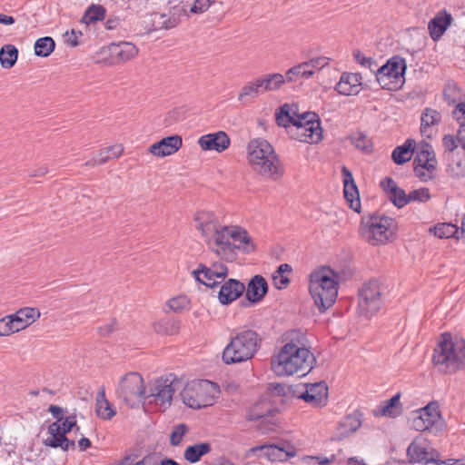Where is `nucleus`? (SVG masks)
<instances>
[{
	"instance_id": "nucleus-1",
	"label": "nucleus",
	"mask_w": 465,
	"mask_h": 465,
	"mask_svg": "<svg viewBox=\"0 0 465 465\" xmlns=\"http://www.w3.org/2000/svg\"><path fill=\"white\" fill-rule=\"evenodd\" d=\"M194 223L195 228L205 238L209 249L225 262H234L238 252L250 254L256 250L246 229L238 225H222L213 213H196Z\"/></svg>"
},
{
	"instance_id": "nucleus-2",
	"label": "nucleus",
	"mask_w": 465,
	"mask_h": 465,
	"mask_svg": "<svg viewBox=\"0 0 465 465\" xmlns=\"http://www.w3.org/2000/svg\"><path fill=\"white\" fill-rule=\"evenodd\" d=\"M315 361L314 355L302 341L292 337L278 354L272 357L271 365L277 376H304L312 371Z\"/></svg>"
},
{
	"instance_id": "nucleus-3",
	"label": "nucleus",
	"mask_w": 465,
	"mask_h": 465,
	"mask_svg": "<svg viewBox=\"0 0 465 465\" xmlns=\"http://www.w3.org/2000/svg\"><path fill=\"white\" fill-rule=\"evenodd\" d=\"M432 364L445 374H452L465 365V339L459 334L443 332L433 350Z\"/></svg>"
},
{
	"instance_id": "nucleus-4",
	"label": "nucleus",
	"mask_w": 465,
	"mask_h": 465,
	"mask_svg": "<svg viewBox=\"0 0 465 465\" xmlns=\"http://www.w3.org/2000/svg\"><path fill=\"white\" fill-rule=\"evenodd\" d=\"M247 161L256 173L277 181L282 177L284 169L280 158L270 143L255 138L247 145Z\"/></svg>"
},
{
	"instance_id": "nucleus-5",
	"label": "nucleus",
	"mask_w": 465,
	"mask_h": 465,
	"mask_svg": "<svg viewBox=\"0 0 465 465\" xmlns=\"http://www.w3.org/2000/svg\"><path fill=\"white\" fill-rule=\"evenodd\" d=\"M340 280V273L328 266H322L311 272L309 292L321 312L335 303Z\"/></svg>"
},
{
	"instance_id": "nucleus-6",
	"label": "nucleus",
	"mask_w": 465,
	"mask_h": 465,
	"mask_svg": "<svg viewBox=\"0 0 465 465\" xmlns=\"http://www.w3.org/2000/svg\"><path fill=\"white\" fill-rule=\"evenodd\" d=\"M262 341L261 335L252 329H243L235 332L223 351V361L229 365L252 359L259 351Z\"/></svg>"
},
{
	"instance_id": "nucleus-7",
	"label": "nucleus",
	"mask_w": 465,
	"mask_h": 465,
	"mask_svg": "<svg viewBox=\"0 0 465 465\" xmlns=\"http://www.w3.org/2000/svg\"><path fill=\"white\" fill-rule=\"evenodd\" d=\"M397 228V223L393 218L372 213L362 216L359 232L364 241L375 246L393 241Z\"/></svg>"
},
{
	"instance_id": "nucleus-8",
	"label": "nucleus",
	"mask_w": 465,
	"mask_h": 465,
	"mask_svg": "<svg viewBox=\"0 0 465 465\" xmlns=\"http://www.w3.org/2000/svg\"><path fill=\"white\" fill-rule=\"evenodd\" d=\"M182 381L173 373H168L151 381L145 393V400L161 411L172 405L174 392L182 387Z\"/></svg>"
},
{
	"instance_id": "nucleus-9",
	"label": "nucleus",
	"mask_w": 465,
	"mask_h": 465,
	"mask_svg": "<svg viewBox=\"0 0 465 465\" xmlns=\"http://www.w3.org/2000/svg\"><path fill=\"white\" fill-rule=\"evenodd\" d=\"M278 126L286 129L292 139L317 143L322 140L320 118H275Z\"/></svg>"
},
{
	"instance_id": "nucleus-10",
	"label": "nucleus",
	"mask_w": 465,
	"mask_h": 465,
	"mask_svg": "<svg viewBox=\"0 0 465 465\" xmlns=\"http://www.w3.org/2000/svg\"><path fill=\"white\" fill-rule=\"evenodd\" d=\"M218 387L207 380L188 382L180 395L183 402L190 408L201 409L213 404Z\"/></svg>"
},
{
	"instance_id": "nucleus-11",
	"label": "nucleus",
	"mask_w": 465,
	"mask_h": 465,
	"mask_svg": "<svg viewBox=\"0 0 465 465\" xmlns=\"http://www.w3.org/2000/svg\"><path fill=\"white\" fill-rule=\"evenodd\" d=\"M406 69L405 59L395 55L390 58L385 64L378 67L375 79L381 88L397 91L404 84Z\"/></svg>"
},
{
	"instance_id": "nucleus-12",
	"label": "nucleus",
	"mask_w": 465,
	"mask_h": 465,
	"mask_svg": "<svg viewBox=\"0 0 465 465\" xmlns=\"http://www.w3.org/2000/svg\"><path fill=\"white\" fill-rule=\"evenodd\" d=\"M115 393L125 404L131 407L139 406L145 401L143 378L138 372H127L120 379Z\"/></svg>"
},
{
	"instance_id": "nucleus-13",
	"label": "nucleus",
	"mask_w": 465,
	"mask_h": 465,
	"mask_svg": "<svg viewBox=\"0 0 465 465\" xmlns=\"http://www.w3.org/2000/svg\"><path fill=\"white\" fill-rule=\"evenodd\" d=\"M414 173L426 182L432 178L437 166V160L432 146L425 142L418 145L417 155L414 159Z\"/></svg>"
},
{
	"instance_id": "nucleus-14",
	"label": "nucleus",
	"mask_w": 465,
	"mask_h": 465,
	"mask_svg": "<svg viewBox=\"0 0 465 465\" xmlns=\"http://www.w3.org/2000/svg\"><path fill=\"white\" fill-rule=\"evenodd\" d=\"M381 288L377 282L365 283L359 292V312L366 318L374 315L381 306Z\"/></svg>"
},
{
	"instance_id": "nucleus-15",
	"label": "nucleus",
	"mask_w": 465,
	"mask_h": 465,
	"mask_svg": "<svg viewBox=\"0 0 465 465\" xmlns=\"http://www.w3.org/2000/svg\"><path fill=\"white\" fill-rule=\"evenodd\" d=\"M194 279L210 288H215L224 282L228 275V268L222 262H214L212 266L201 264L193 271Z\"/></svg>"
},
{
	"instance_id": "nucleus-16",
	"label": "nucleus",
	"mask_w": 465,
	"mask_h": 465,
	"mask_svg": "<svg viewBox=\"0 0 465 465\" xmlns=\"http://www.w3.org/2000/svg\"><path fill=\"white\" fill-rule=\"evenodd\" d=\"M330 58L325 56L314 57L290 68L286 72L287 82H295L299 78H310L316 71L329 64Z\"/></svg>"
},
{
	"instance_id": "nucleus-17",
	"label": "nucleus",
	"mask_w": 465,
	"mask_h": 465,
	"mask_svg": "<svg viewBox=\"0 0 465 465\" xmlns=\"http://www.w3.org/2000/svg\"><path fill=\"white\" fill-rule=\"evenodd\" d=\"M440 421L439 406L436 402H430L419 411L418 415L412 419L411 424L417 431H425L430 430Z\"/></svg>"
},
{
	"instance_id": "nucleus-18",
	"label": "nucleus",
	"mask_w": 465,
	"mask_h": 465,
	"mask_svg": "<svg viewBox=\"0 0 465 465\" xmlns=\"http://www.w3.org/2000/svg\"><path fill=\"white\" fill-rule=\"evenodd\" d=\"M432 450L425 440H414L408 447L407 455L411 462L439 464L440 460L435 458Z\"/></svg>"
},
{
	"instance_id": "nucleus-19",
	"label": "nucleus",
	"mask_w": 465,
	"mask_h": 465,
	"mask_svg": "<svg viewBox=\"0 0 465 465\" xmlns=\"http://www.w3.org/2000/svg\"><path fill=\"white\" fill-rule=\"evenodd\" d=\"M299 397L313 407L325 406L328 401L327 385L323 381L306 384L304 391Z\"/></svg>"
},
{
	"instance_id": "nucleus-20",
	"label": "nucleus",
	"mask_w": 465,
	"mask_h": 465,
	"mask_svg": "<svg viewBox=\"0 0 465 465\" xmlns=\"http://www.w3.org/2000/svg\"><path fill=\"white\" fill-rule=\"evenodd\" d=\"M198 143L203 151L222 153L229 148L231 140L225 132L218 131L201 136Z\"/></svg>"
},
{
	"instance_id": "nucleus-21",
	"label": "nucleus",
	"mask_w": 465,
	"mask_h": 465,
	"mask_svg": "<svg viewBox=\"0 0 465 465\" xmlns=\"http://www.w3.org/2000/svg\"><path fill=\"white\" fill-rule=\"evenodd\" d=\"M341 174L343 177V193L344 198L347 201L349 206L353 211L361 212V200L360 194L355 184L351 172L346 167L341 168Z\"/></svg>"
},
{
	"instance_id": "nucleus-22",
	"label": "nucleus",
	"mask_w": 465,
	"mask_h": 465,
	"mask_svg": "<svg viewBox=\"0 0 465 465\" xmlns=\"http://www.w3.org/2000/svg\"><path fill=\"white\" fill-rule=\"evenodd\" d=\"M48 437L44 440V444L51 448H61L64 451L74 450L75 442L69 440L66 434L60 430L59 421H54L48 426Z\"/></svg>"
},
{
	"instance_id": "nucleus-23",
	"label": "nucleus",
	"mask_w": 465,
	"mask_h": 465,
	"mask_svg": "<svg viewBox=\"0 0 465 465\" xmlns=\"http://www.w3.org/2000/svg\"><path fill=\"white\" fill-rule=\"evenodd\" d=\"M218 292V299L222 304H229L239 298L244 292L245 286L235 279H229L222 282Z\"/></svg>"
},
{
	"instance_id": "nucleus-24",
	"label": "nucleus",
	"mask_w": 465,
	"mask_h": 465,
	"mask_svg": "<svg viewBox=\"0 0 465 465\" xmlns=\"http://www.w3.org/2000/svg\"><path fill=\"white\" fill-rule=\"evenodd\" d=\"M451 21L452 16L450 13L445 10L438 12L428 24L430 38L435 42L439 41L450 25Z\"/></svg>"
},
{
	"instance_id": "nucleus-25",
	"label": "nucleus",
	"mask_w": 465,
	"mask_h": 465,
	"mask_svg": "<svg viewBox=\"0 0 465 465\" xmlns=\"http://www.w3.org/2000/svg\"><path fill=\"white\" fill-rule=\"evenodd\" d=\"M183 141L179 135H172L154 143L149 148V152L156 156L163 157L177 152L182 146Z\"/></svg>"
},
{
	"instance_id": "nucleus-26",
	"label": "nucleus",
	"mask_w": 465,
	"mask_h": 465,
	"mask_svg": "<svg viewBox=\"0 0 465 465\" xmlns=\"http://www.w3.org/2000/svg\"><path fill=\"white\" fill-rule=\"evenodd\" d=\"M251 451L256 453L262 451L263 456L272 461H282L288 458H292L296 455V450L291 447L289 450H285L283 447L278 445H261L251 449Z\"/></svg>"
},
{
	"instance_id": "nucleus-27",
	"label": "nucleus",
	"mask_w": 465,
	"mask_h": 465,
	"mask_svg": "<svg viewBox=\"0 0 465 465\" xmlns=\"http://www.w3.org/2000/svg\"><path fill=\"white\" fill-rule=\"evenodd\" d=\"M362 76L358 73H343L336 84V90L344 95L356 94L361 90Z\"/></svg>"
},
{
	"instance_id": "nucleus-28",
	"label": "nucleus",
	"mask_w": 465,
	"mask_h": 465,
	"mask_svg": "<svg viewBox=\"0 0 465 465\" xmlns=\"http://www.w3.org/2000/svg\"><path fill=\"white\" fill-rule=\"evenodd\" d=\"M381 186L388 193L390 200L395 206L401 208L408 204V194L397 185L393 179L386 177L381 182Z\"/></svg>"
},
{
	"instance_id": "nucleus-29",
	"label": "nucleus",
	"mask_w": 465,
	"mask_h": 465,
	"mask_svg": "<svg viewBox=\"0 0 465 465\" xmlns=\"http://www.w3.org/2000/svg\"><path fill=\"white\" fill-rule=\"evenodd\" d=\"M109 51L112 59L116 64L129 61L138 54L137 47L127 42H122L118 45L113 44L110 45Z\"/></svg>"
},
{
	"instance_id": "nucleus-30",
	"label": "nucleus",
	"mask_w": 465,
	"mask_h": 465,
	"mask_svg": "<svg viewBox=\"0 0 465 465\" xmlns=\"http://www.w3.org/2000/svg\"><path fill=\"white\" fill-rule=\"evenodd\" d=\"M361 426V420L357 414H349L338 423L334 439L341 440L354 433Z\"/></svg>"
},
{
	"instance_id": "nucleus-31",
	"label": "nucleus",
	"mask_w": 465,
	"mask_h": 465,
	"mask_svg": "<svg viewBox=\"0 0 465 465\" xmlns=\"http://www.w3.org/2000/svg\"><path fill=\"white\" fill-rule=\"evenodd\" d=\"M268 284L261 275H255L248 283L246 298L251 302H260L267 293Z\"/></svg>"
},
{
	"instance_id": "nucleus-32",
	"label": "nucleus",
	"mask_w": 465,
	"mask_h": 465,
	"mask_svg": "<svg viewBox=\"0 0 465 465\" xmlns=\"http://www.w3.org/2000/svg\"><path fill=\"white\" fill-rule=\"evenodd\" d=\"M465 215L460 220V231L452 223H440L433 228H430V232H433L439 238H450L453 237L459 240L464 233L465 229Z\"/></svg>"
},
{
	"instance_id": "nucleus-33",
	"label": "nucleus",
	"mask_w": 465,
	"mask_h": 465,
	"mask_svg": "<svg viewBox=\"0 0 465 465\" xmlns=\"http://www.w3.org/2000/svg\"><path fill=\"white\" fill-rule=\"evenodd\" d=\"M40 312L36 308L25 307L18 310L12 317L15 322V329L22 331L34 323L39 317Z\"/></svg>"
},
{
	"instance_id": "nucleus-34",
	"label": "nucleus",
	"mask_w": 465,
	"mask_h": 465,
	"mask_svg": "<svg viewBox=\"0 0 465 465\" xmlns=\"http://www.w3.org/2000/svg\"><path fill=\"white\" fill-rule=\"evenodd\" d=\"M444 99L449 105H455L452 114L457 112L462 114L465 116V102L461 101L460 90L457 87L456 84L449 83L443 92Z\"/></svg>"
},
{
	"instance_id": "nucleus-35",
	"label": "nucleus",
	"mask_w": 465,
	"mask_h": 465,
	"mask_svg": "<svg viewBox=\"0 0 465 465\" xmlns=\"http://www.w3.org/2000/svg\"><path fill=\"white\" fill-rule=\"evenodd\" d=\"M263 94L279 90L287 81L286 74L280 73L265 74L257 77Z\"/></svg>"
},
{
	"instance_id": "nucleus-36",
	"label": "nucleus",
	"mask_w": 465,
	"mask_h": 465,
	"mask_svg": "<svg viewBox=\"0 0 465 465\" xmlns=\"http://www.w3.org/2000/svg\"><path fill=\"white\" fill-rule=\"evenodd\" d=\"M263 92L257 78L247 82L238 94V101L242 104H248L254 101Z\"/></svg>"
},
{
	"instance_id": "nucleus-37",
	"label": "nucleus",
	"mask_w": 465,
	"mask_h": 465,
	"mask_svg": "<svg viewBox=\"0 0 465 465\" xmlns=\"http://www.w3.org/2000/svg\"><path fill=\"white\" fill-rule=\"evenodd\" d=\"M416 142L413 139H407L402 145L397 146L391 154L392 160L397 164L409 162L414 153Z\"/></svg>"
},
{
	"instance_id": "nucleus-38",
	"label": "nucleus",
	"mask_w": 465,
	"mask_h": 465,
	"mask_svg": "<svg viewBox=\"0 0 465 465\" xmlns=\"http://www.w3.org/2000/svg\"><path fill=\"white\" fill-rule=\"evenodd\" d=\"M211 450L212 445L209 442L195 443L185 449L183 458L190 463H196L203 456L211 452Z\"/></svg>"
},
{
	"instance_id": "nucleus-39",
	"label": "nucleus",
	"mask_w": 465,
	"mask_h": 465,
	"mask_svg": "<svg viewBox=\"0 0 465 465\" xmlns=\"http://www.w3.org/2000/svg\"><path fill=\"white\" fill-rule=\"evenodd\" d=\"M274 116H319V114L310 110L302 111L300 108V104L297 102H292L281 105L275 111Z\"/></svg>"
},
{
	"instance_id": "nucleus-40",
	"label": "nucleus",
	"mask_w": 465,
	"mask_h": 465,
	"mask_svg": "<svg viewBox=\"0 0 465 465\" xmlns=\"http://www.w3.org/2000/svg\"><path fill=\"white\" fill-rule=\"evenodd\" d=\"M153 331L162 335H175L180 330V322L171 318H163L155 322Z\"/></svg>"
},
{
	"instance_id": "nucleus-41",
	"label": "nucleus",
	"mask_w": 465,
	"mask_h": 465,
	"mask_svg": "<svg viewBox=\"0 0 465 465\" xmlns=\"http://www.w3.org/2000/svg\"><path fill=\"white\" fill-rule=\"evenodd\" d=\"M96 414L104 420H111L115 415V410L105 398L104 391L98 392L96 397Z\"/></svg>"
},
{
	"instance_id": "nucleus-42",
	"label": "nucleus",
	"mask_w": 465,
	"mask_h": 465,
	"mask_svg": "<svg viewBox=\"0 0 465 465\" xmlns=\"http://www.w3.org/2000/svg\"><path fill=\"white\" fill-rule=\"evenodd\" d=\"M18 58V49L11 44L5 45L0 49V63L5 69L12 68Z\"/></svg>"
},
{
	"instance_id": "nucleus-43",
	"label": "nucleus",
	"mask_w": 465,
	"mask_h": 465,
	"mask_svg": "<svg viewBox=\"0 0 465 465\" xmlns=\"http://www.w3.org/2000/svg\"><path fill=\"white\" fill-rule=\"evenodd\" d=\"M401 394L397 393L390 400L385 401L381 408V414L385 417L396 418L401 415L402 411L401 404L400 403Z\"/></svg>"
},
{
	"instance_id": "nucleus-44",
	"label": "nucleus",
	"mask_w": 465,
	"mask_h": 465,
	"mask_svg": "<svg viewBox=\"0 0 465 465\" xmlns=\"http://www.w3.org/2000/svg\"><path fill=\"white\" fill-rule=\"evenodd\" d=\"M106 9L101 5H92L84 12L82 22L90 25L104 19Z\"/></svg>"
},
{
	"instance_id": "nucleus-45",
	"label": "nucleus",
	"mask_w": 465,
	"mask_h": 465,
	"mask_svg": "<svg viewBox=\"0 0 465 465\" xmlns=\"http://www.w3.org/2000/svg\"><path fill=\"white\" fill-rule=\"evenodd\" d=\"M55 47L54 39L50 36L41 37L35 43V54L37 56H49Z\"/></svg>"
},
{
	"instance_id": "nucleus-46",
	"label": "nucleus",
	"mask_w": 465,
	"mask_h": 465,
	"mask_svg": "<svg viewBox=\"0 0 465 465\" xmlns=\"http://www.w3.org/2000/svg\"><path fill=\"white\" fill-rule=\"evenodd\" d=\"M272 411L273 410L271 405L263 401H261L250 410L248 413V420H257L261 418L271 415Z\"/></svg>"
},
{
	"instance_id": "nucleus-47",
	"label": "nucleus",
	"mask_w": 465,
	"mask_h": 465,
	"mask_svg": "<svg viewBox=\"0 0 465 465\" xmlns=\"http://www.w3.org/2000/svg\"><path fill=\"white\" fill-rule=\"evenodd\" d=\"M352 56L361 66L369 69L375 75L379 64L374 58L366 56L358 49L352 52Z\"/></svg>"
},
{
	"instance_id": "nucleus-48",
	"label": "nucleus",
	"mask_w": 465,
	"mask_h": 465,
	"mask_svg": "<svg viewBox=\"0 0 465 465\" xmlns=\"http://www.w3.org/2000/svg\"><path fill=\"white\" fill-rule=\"evenodd\" d=\"M167 305L174 312H183L190 309V299L185 295H179L169 300Z\"/></svg>"
},
{
	"instance_id": "nucleus-49",
	"label": "nucleus",
	"mask_w": 465,
	"mask_h": 465,
	"mask_svg": "<svg viewBox=\"0 0 465 465\" xmlns=\"http://www.w3.org/2000/svg\"><path fill=\"white\" fill-rule=\"evenodd\" d=\"M440 118H421L420 133L426 138H432L437 133Z\"/></svg>"
},
{
	"instance_id": "nucleus-50",
	"label": "nucleus",
	"mask_w": 465,
	"mask_h": 465,
	"mask_svg": "<svg viewBox=\"0 0 465 465\" xmlns=\"http://www.w3.org/2000/svg\"><path fill=\"white\" fill-rule=\"evenodd\" d=\"M442 143H443V147L445 149V153H448L449 160H450L452 163H455V164L458 167H460V160H455V158H454V151L458 147L457 141L454 138V136L450 135V134L445 135L443 137Z\"/></svg>"
},
{
	"instance_id": "nucleus-51",
	"label": "nucleus",
	"mask_w": 465,
	"mask_h": 465,
	"mask_svg": "<svg viewBox=\"0 0 465 465\" xmlns=\"http://www.w3.org/2000/svg\"><path fill=\"white\" fill-rule=\"evenodd\" d=\"M15 324L12 314L0 319V336H9L17 332L18 330L15 329L16 326Z\"/></svg>"
},
{
	"instance_id": "nucleus-52",
	"label": "nucleus",
	"mask_w": 465,
	"mask_h": 465,
	"mask_svg": "<svg viewBox=\"0 0 465 465\" xmlns=\"http://www.w3.org/2000/svg\"><path fill=\"white\" fill-rule=\"evenodd\" d=\"M430 199V190L422 187L408 193V203L411 202L426 203Z\"/></svg>"
},
{
	"instance_id": "nucleus-53",
	"label": "nucleus",
	"mask_w": 465,
	"mask_h": 465,
	"mask_svg": "<svg viewBox=\"0 0 465 465\" xmlns=\"http://www.w3.org/2000/svg\"><path fill=\"white\" fill-rule=\"evenodd\" d=\"M352 144L361 150H368L371 147L370 139L362 133L357 132L350 136Z\"/></svg>"
},
{
	"instance_id": "nucleus-54",
	"label": "nucleus",
	"mask_w": 465,
	"mask_h": 465,
	"mask_svg": "<svg viewBox=\"0 0 465 465\" xmlns=\"http://www.w3.org/2000/svg\"><path fill=\"white\" fill-rule=\"evenodd\" d=\"M187 431L185 424H179L175 426L171 433L170 441L173 446H177L181 443L183 437Z\"/></svg>"
},
{
	"instance_id": "nucleus-55",
	"label": "nucleus",
	"mask_w": 465,
	"mask_h": 465,
	"mask_svg": "<svg viewBox=\"0 0 465 465\" xmlns=\"http://www.w3.org/2000/svg\"><path fill=\"white\" fill-rule=\"evenodd\" d=\"M215 0H195L191 7V12L193 14H202L208 10Z\"/></svg>"
},
{
	"instance_id": "nucleus-56",
	"label": "nucleus",
	"mask_w": 465,
	"mask_h": 465,
	"mask_svg": "<svg viewBox=\"0 0 465 465\" xmlns=\"http://www.w3.org/2000/svg\"><path fill=\"white\" fill-rule=\"evenodd\" d=\"M57 421H59L60 430L64 434L70 432L72 429L76 425L75 416H68L64 420L58 419Z\"/></svg>"
},
{
	"instance_id": "nucleus-57",
	"label": "nucleus",
	"mask_w": 465,
	"mask_h": 465,
	"mask_svg": "<svg viewBox=\"0 0 465 465\" xmlns=\"http://www.w3.org/2000/svg\"><path fill=\"white\" fill-rule=\"evenodd\" d=\"M119 465H154L153 458L149 455L140 460H134L131 456L125 457Z\"/></svg>"
},
{
	"instance_id": "nucleus-58",
	"label": "nucleus",
	"mask_w": 465,
	"mask_h": 465,
	"mask_svg": "<svg viewBox=\"0 0 465 465\" xmlns=\"http://www.w3.org/2000/svg\"><path fill=\"white\" fill-rule=\"evenodd\" d=\"M116 329V322L113 320L111 322L106 323L98 328V332L101 336L106 337L113 333Z\"/></svg>"
},
{
	"instance_id": "nucleus-59",
	"label": "nucleus",
	"mask_w": 465,
	"mask_h": 465,
	"mask_svg": "<svg viewBox=\"0 0 465 465\" xmlns=\"http://www.w3.org/2000/svg\"><path fill=\"white\" fill-rule=\"evenodd\" d=\"M273 281L278 289L285 288L290 283L288 277L277 273L273 275Z\"/></svg>"
},
{
	"instance_id": "nucleus-60",
	"label": "nucleus",
	"mask_w": 465,
	"mask_h": 465,
	"mask_svg": "<svg viewBox=\"0 0 465 465\" xmlns=\"http://www.w3.org/2000/svg\"><path fill=\"white\" fill-rule=\"evenodd\" d=\"M269 391L272 395H282L285 393V387L280 383H271L269 385Z\"/></svg>"
},
{
	"instance_id": "nucleus-61",
	"label": "nucleus",
	"mask_w": 465,
	"mask_h": 465,
	"mask_svg": "<svg viewBox=\"0 0 465 465\" xmlns=\"http://www.w3.org/2000/svg\"><path fill=\"white\" fill-rule=\"evenodd\" d=\"M105 150H106V152H109V154H111L112 159L120 157L124 152V148L120 144L107 147V148H105Z\"/></svg>"
},
{
	"instance_id": "nucleus-62",
	"label": "nucleus",
	"mask_w": 465,
	"mask_h": 465,
	"mask_svg": "<svg viewBox=\"0 0 465 465\" xmlns=\"http://www.w3.org/2000/svg\"><path fill=\"white\" fill-rule=\"evenodd\" d=\"M66 35H67V43L71 45V46H76L78 45V41H77V38H78V35H82V33L81 32H75L74 30H72L70 33H66Z\"/></svg>"
},
{
	"instance_id": "nucleus-63",
	"label": "nucleus",
	"mask_w": 465,
	"mask_h": 465,
	"mask_svg": "<svg viewBox=\"0 0 465 465\" xmlns=\"http://www.w3.org/2000/svg\"><path fill=\"white\" fill-rule=\"evenodd\" d=\"M121 20L117 16L109 17L104 25L107 30H113L120 25Z\"/></svg>"
},
{
	"instance_id": "nucleus-64",
	"label": "nucleus",
	"mask_w": 465,
	"mask_h": 465,
	"mask_svg": "<svg viewBox=\"0 0 465 465\" xmlns=\"http://www.w3.org/2000/svg\"><path fill=\"white\" fill-rule=\"evenodd\" d=\"M98 157L99 159L97 161L99 164H103L106 163L108 160L112 159L111 154H109V152H106L105 149L100 151V153H98Z\"/></svg>"
}]
</instances>
